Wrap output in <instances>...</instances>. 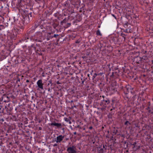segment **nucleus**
Returning <instances> with one entry per match:
<instances>
[{
	"label": "nucleus",
	"mask_w": 153,
	"mask_h": 153,
	"mask_svg": "<svg viewBox=\"0 0 153 153\" xmlns=\"http://www.w3.org/2000/svg\"><path fill=\"white\" fill-rule=\"evenodd\" d=\"M76 149V147L72 146L71 147H68L67 149V151L68 153H77Z\"/></svg>",
	"instance_id": "obj_3"
},
{
	"label": "nucleus",
	"mask_w": 153,
	"mask_h": 153,
	"mask_svg": "<svg viewBox=\"0 0 153 153\" xmlns=\"http://www.w3.org/2000/svg\"><path fill=\"white\" fill-rule=\"evenodd\" d=\"M149 113H152V112L150 110L149 111Z\"/></svg>",
	"instance_id": "obj_36"
},
{
	"label": "nucleus",
	"mask_w": 153,
	"mask_h": 153,
	"mask_svg": "<svg viewBox=\"0 0 153 153\" xmlns=\"http://www.w3.org/2000/svg\"><path fill=\"white\" fill-rule=\"evenodd\" d=\"M57 84H60V83L59 82V81H58L57 82Z\"/></svg>",
	"instance_id": "obj_34"
},
{
	"label": "nucleus",
	"mask_w": 153,
	"mask_h": 153,
	"mask_svg": "<svg viewBox=\"0 0 153 153\" xmlns=\"http://www.w3.org/2000/svg\"><path fill=\"white\" fill-rule=\"evenodd\" d=\"M112 16H114V17L115 18H116V17H115V16H114V15H113V14H112Z\"/></svg>",
	"instance_id": "obj_47"
},
{
	"label": "nucleus",
	"mask_w": 153,
	"mask_h": 153,
	"mask_svg": "<svg viewBox=\"0 0 153 153\" xmlns=\"http://www.w3.org/2000/svg\"><path fill=\"white\" fill-rule=\"evenodd\" d=\"M73 102V100H71V103L72 102Z\"/></svg>",
	"instance_id": "obj_48"
},
{
	"label": "nucleus",
	"mask_w": 153,
	"mask_h": 153,
	"mask_svg": "<svg viewBox=\"0 0 153 153\" xmlns=\"http://www.w3.org/2000/svg\"><path fill=\"white\" fill-rule=\"evenodd\" d=\"M118 131L117 129H116L114 128L112 130V135H114L116 134L117 133Z\"/></svg>",
	"instance_id": "obj_13"
},
{
	"label": "nucleus",
	"mask_w": 153,
	"mask_h": 153,
	"mask_svg": "<svg viewBox=\"0 0 153 153\" xmlns=\"http://www.w3.org/2000/svg\"><path fill=\"white\" fill-rule=\"evenodd\" d=\"M2 2H4L6 1V0H1Z\"/></svg>",
	"instance_id": "obj_33"
},
{
	"label": "nucleus",
	"mask_w": 153,
	"mask_h": 153,
	"mask_svg": "<svg viewBox=\"0 0 153 153\" xmlns=\"http://www.w3.org/2000/svg\"><path fill=\"white\" fill-rule=\"evenodd\" d=\"M4 113V108L1 105H0V113Z\"/></svg>",
	"instance_id": "obj_15"
},
{
	"label": "nucleus",
	"mask_w": 153,
	"mask_h": 153,
	"mask_svg": "<svg viewBox=\"0 0 153 153\" xmlns=\"http://www.w3.org/2000/svg\"><path fill=\"white\" fill-rule=\"evenodd\" d=\"M97 35L101 36L102 34L99 30H98L97 32Z\"/></svg>",
	"instance_id": "obj_18"
},
{
	"label": "nucleus",
	"mask_w": 153,
	"mask_h": 153,
	"mask_svg": "<svg viewBox=\"0 0 153 153\" xmlns=\"http://www.w3.org/2000/svg\"><path fill=\"white\" fill-rule=\"evenodd\" d=\"M85 79H84V80H83L82 81V84H84V81H85Z\"/></svg>",
	"instance_id": "obj_30"
},
{
	"label": "nucleus",
	"mask_w": 153,
	"mask_h": 153,
	"mask_svg": "<svg viewBox=\"0 0 153 153\" xmlns=\"http://www.w3.org/2000/svg\"><path fill=\"white\" fill-rule=\"evenodd\" d=\"M39 130H41L42 129V128L40 127H39Z\"/></svg>",
	"instance_id": "obj_39"
},
{
	"label": "nucleus",
	"mask_w": 153,
	"mask_h": 153,
	"mask_svg": "<svg viewBox=\"0 0 153 153\" xmlns=\"http://www.w3.org/2000/svg\"><path fill=\"white\" fill-rule=\"evenodd\" d=\"M30 153H32V152L31 151H30Z\"/></svg>",
	"instance_id": "obj_50"
},
{
	"label": "nucleus",
	"mask_w": 153,
	"mask_h": 153,
	"mask_svg": "<svg viewBox=\"0 0 153 153\" xmlns=\"http://www.w3.org/2000/svg\"><path fill=\"white\" fill-rule=\"evenodd\" d=\"M53 33H48L46 34V37L47 40H49L50 39L53 38L52 36Z\"/></svg>",
	"instance_id": "obj_8"
},
{
	"label": "nucleus",
	"mask_w": 153,
	"mask_h": 153,
	"mask_svg": "<svg viewBox=\"0 0 153 153\" xmlns=\"http://www.w3.org/2000/svg\"><path fill=\"white\" fill-rule=\"evenodd\" d=\"M68 122H69V124H71V122L70 120H69V121H68Z\"/></svg>",
	"instance_id": "obj_37"
},
{
	"label": "nucleus",
	"mask_w": 153,
	"mask_h": 153,
	"mask_svg": "<svg viewBox=\"0 0 153 153\" xmlns=\"http://www.w3.org/2000/svg\"><path fill=\"white\" fill-rule=\"evenodd\" d=\"M29 85V84L28 83H27V84H26L25 85V86H28V85Z\"/></svg>",
	"instance_id": "obj_41"
},
{
	"label": "nucleus",
	"mask_w": 153,
	"mask_h": 153,
	"mask_svg": "<svg viewBox=\"0 0 153 153\" xmlns=\"http://www.w3.org/2000/svg\"><path fill=\"white\" fill-rule=\"evenodd\" d=\"M106 149V148H105V149H103L102 148V145L98 147V153H105V150Z\"/></svg>",
	"instance_id": "obj_9"
},
{
	"label": "nucleus",
	"mask_w": 153,
	"mask_h": 153,
	"mask_svg": "<svg viewBox=\"0 0 153 153\" xmlns=\"http://www.w3.org/2000/svg\"><path fill=\"white\" fill-rule=\"evenodd\" d=\"M89 76V75L88 74V76Z\"/></svg>",
	"instance_id": "obj_58"
},
{
	"label": "nucleus",
	"mask_w": 153,
	"mask_h": 153,
	"mask_svg": "<svg viewBox=\"0 0 153 153\" xmlns=\"http://www.w3.org/2000/svg\"><path fill=\"white\" fill-rule=\"evenodd\" d=\"M49 82H50V83L51 84H52V81L51 80H50L49 81Z\"/></svg>",
	"instance_id": "obj_42"
},
{
	"label": "nucleus",
	"mask_w": 153,
	"mask_h": 153,
	"mask_svg": "<svg viewBox=\"0 0 153 153\" xmlns=\"http://www.w3.org/2000/svg\"><path fill=\"white\" fill-rule=\"evenodd\" d=\"M103 149H105V145H103V148H102Z\"/></svg>",
	"instance_id": "obj_38"
},
{
	"label": "nucleus",
	"mask_w": 153,
	"mask_h": 153,
	"mask_svg": "<svg viewBox=\"0 0 153 153\" xmlns=\"http://www.w3.org/2000/svg\"><path fill=\"white\" fill-rule=\"evenodd\" d=\"M90 0L91 1H94V0Z\"/></svg>",
	"instance_id": "obj_52"
},
{
	"label": "nucleus",
	"mask_w": 153,
	"mask_h": 153,
	"mask_svg": "<svg viewBox=\"0 0 153 153\" xmlns=\"http://www.w3.org/2000/svg\"><path fill=\"white\" fill-rule=\"evenodd\" d=\"M37 84L39 88L41 89H43V84L42 83V80L41 79L39 80L37 82Z\"/></svg>",
	"instance_id": "obj_7"
},
{
	"label": "nucleus",
	"mask_w": 153,
	"mask_h": 153,
	"mask_svg": "<svg viewBox=\"0 0 153 153\" xmlns=\"http://www.w3.org/2000/svg\"><path fill=\"white\" fill-rule=\"evenodd\" d=\"M56 142V138L53 139L52 141V142Z\"/></svg>",
	"instance_id": "obj_25"
},
{
	"label": "nucleus",
	"mask_w": 153,
	"mask_h": 153,
	"mask_svg": "<svg viewBox=\"0 0 153 153\" xmlns=\"http://www.w3.org/2000/svg\"><path fill=\"white\" fill-rule=\"evenodd\" d=\"M35 33L34 30L32 29L28 31L27 33L25 35L24 38L22 39V41L27 42V40H37L35 37Z\"/></svg>",
	"instance_id": "obj_1"
},
{
	"label": "nucleus",
	"mask_w": 153,
	"mask_h": 153,
	"mask_svg": "<svg viewBox=\"0 0 153 153\" xmlns=\"http://www.w3.org/2000/svg\"><path fill=\"white\" fill-rule=\"evenodd\" d=\"M142 59L146 60L148 59V58L146 56H143L142 58Z\"/></svg>",
	"instance_id": "obj_20"
},
{
	"label": "nucleus",
	"mask_w": 153,
	"mask_h": 153,
	"mask_svg": "<svg viewBox=\"0 0 153 153\" xmlns=\"http://www.w3.org/2000/svg\"><path fill=\"white\" fill-rule=\"evenodd\" d=\"M149 108H150L149 107H148L146 108V109H147V110H148V109H149Z\"/></svg>",
	"instance_id": "obj_44"
},
{
	"label": "nucleus",
	"mask_w": 153,
	"mask_h": 153,
	"mask_svg": "<svg viewBox=\"0 0 153 153\" xmlns=\"http://www.w3.org/2000/svg\"><path fill=\"white\" fill-rule=\"evenodd\" d=\"M33 83V82H31V83H30V84H29V85H28V86L29 88H30V86H31V85Z\"/></svg>",
	"instance_id": "obj_28"
},
{
	"label": "nucleus",
	"mask_w": 153,
	"mask_h": 153,
	"mask_svg": "<svg viewBox=\"0 0 153 153\" xmlns=\"http://www.w3.org/2000/svg\"><path fill=\"white\" fill-rule=\"evenodd\" d=\"M124 31L127 33H128L129 32H130L129 30H128V29H126Z\"/></svg>",
	"instance_id": "obj_24"
},
{
	"label": "nucleus",
	"mask_w": 153,
	"mask_h": 153,
	"mask_svg": "<svg viewBox=\"0 0 153 153\" xmlns=\"http://www.w3.org/2000/svg\"><path fill=\"white\" fill-rule=\"evenodd\" d=\"M114 72H112V75H111L112 76H114Z\"/></svg>",
	"instance_id": "obj_46"
},
{
	"label": "nucleus",
	"mask_w": 153,
	"mask_h": 153,
	"mask_svg": "<svg viewBox=\"0 0 153 153\" xmlns=\"http://www.w3.org/2000/svg\"><path fill=\"white\" fill-rule=\"evenodd\" d=\"M5 108H6V106H5Z\"/></svg>",
	"instance_id": "obj_57"
},
{
	"label": "nucleus",
	"mask_w": 153,
	"mask_h": 153,
	"mask_svg": "<svg viewBox=\"0 0 153 153\" xmlns=\"http://www.w3.org/2000/svg\"><path fill=\"white\" fill-rule=\"evenodd\" d=\"M24 2L22 0H18V3L17 4V6L18 7L21 8L23 7V4Z\"/></svg>",
	"instance_id": "obj_10"
},
{
	"label": "nucleus",
	"mask_w": 153,
	"mask_h": 153,
	"mask_svg": "<svg viewBox=\"0 0 153 153\" xmlns=\"http://www.w3.org/2000/svg\"><path fill=\"white\" fill-rule=\"evenodd\" d=\"M102 97L103 98V99H104V96H102Z\"/></svg>",
	"instance_id": "obj_49"
},
{
	"label": "nucleus",
	"mask_w": 153,
	"mask_h": 153,
	"mask_svg": "<svg viewBox=\"0 0 153 153\" xmlns=\"http://www.w3.org/2000/svg\"><path fill=\"white\" fill-rule=\"evenodd\" d=\"M142 59L141 57L137 56L134 58V61L137 63L140 64L141 63Z\"/></svg>",
	"instance_id": "obj_6"
},
{
	"label": "nucleus",
	"mask_w": 153,
	"mask_h": 153,
	"mask_svg": "<svg viewBox=\"0 0 153 153\" xmlns=\"http://www.w3.org/2000/svg\"><path fill=\"white\" fill-rule=\"evenodd\" d=\"M97 74L96 73L94 74V75H93V76L92 77V79H94L97 76Z\"/></svg>",
	"instance_id": "obj_19"
},
{
	"label": "nucleus",
	"mask_w": 153,
	"mask_h": 153,
	"mask_svg": "<svg viewBox=\"0 0 153 153\" xmlns=\"http://www.w3.org/2000/svg\"><path fill=\"white\" fill-rule=\"evenodd\" d=\"M59 36L58 34H54L53 35H52V36H53V37L55 38H56L57 36Z\"/></svg>",
	"instance_id": "obj_23"
},
{
	"label": "nucleus",
	"mask_w": 153,
	"mask_h": 153,
	"mask_svg": "<svg viewBox=\"0 0 153 153\" xmlns=\"http://www.w3.org/2000/svg\"><path fill=\"white\" fill-rule=\"evenodd\" d=\"M26 82H27V83H28V82H29L30 81H29V80H26Z\"/></svg>",
	"instance_id": "obj_40"
},
{
	"label": "nucleus",
	"mask_w": 153,
	"mask_h": 153,
	"mask_svg": "<svg viewBox=\"0 0 153 153\" xmlns=\"http://www.w3.org/2000/svg\"><path fill=\"white\" fill-rule=\"evenodd\" d=\"M41 122V121L40 120H39V123H40Z\"/></svg>",
	"instance_id": "obj_51"
},
{
	"label": "nucleus",
	"mask_w": 153,
	"mask_h": 153,
	"mask_svg": "<svg viewBox=\"0 0 153 153\" xmlns=\"http://www.w3.org/2000/svg\"><path fill=\"white\" fill-rule=\"evenodd\" d=\"M58 146V144H57V143H55L53 145V147H55V146Z\"/></svg>",
	"instance_id": "obj_27"
},
{
	"label": "nucleus",
	"mask_w": 153,
	"mask_h": 153,
	"mask_svg": "<svg viewBox=\"0 0 153 153\" xmlns=\"http://www.w3.org/2000/svg\"><path fill=\"white\" fill-rule=\"evenodd\" d=\"M67 25H68L67 26V27H69L71 25V23H68Z\"/></svg>",
	"instance_id": "obj_29"
},
{
	"label": "nucleus",
	"mask_w": 153,
	"mask_h": 153,
	"mask_svg": "<svg viewBox=\"0 0 153 153\" xmlns=\"http://www.w3.org/2000/svg\"><path fill=\"white\" fill-rule=\"evenodd\" d=\"M76 42V43H79V42L77 40V41H76V42Z\"/></svg>",
	"instance_id": "obj_35"
},
{
	"label": "nucleus",
	"mask_w": 153,
	"mask_h": 153,
	"mask_svg": "<svg viewBox=\"0 0 153 153\" xmlns=\"http://www.w3.org/2000/svg\"><path fill=\"white\" fill-rule=\"evenodd\" d=\"M146 51H145V53H146Z\"/></svg>",
	"instance_id": "obj_55"
},
{
	"label": "nucleus",
	"mask_w": 153,
	"mask_h": 153,
	"mask_svg": "<svg viewBox=\"0 0 153 153\" xmlns=\"http://www.w3.org/2000/svg\"><path fill=\"white\" fill-rule=\"evenodd\" d=\"M124 124L125 125H126L127 126L129 125H130L131 124L130 123H129V122L128 121H126L124 123Z\"/></svg>",
	"instance_id": "obj_17"
},
{
	"label": "nucleus",
	"mask_w": 153,
	"mask_h": 153,
	"mask_svg": "<svg viewBox=\"0 0 153 153\" xmlns=\"http://www.w3.org/2000/svg\"><path fill=\"white\" fill-rule=\"evenodd\" d=\"M152 63H153V60L152 61Z\"/></svg>",
	"instance_id": "obj_53"
},
{
	"label": "nucleus",
	"mask_w": 153,
	"mask_h": 153,
	"mask_svg": "<svg viewBox=\"0 0 153 153\" xmlns=\"http://www.w3.org/2000/svg\"><path fill=\"white\" fill-rule=\"evenodd\" d=\"M64 120L66 121L67 122H68V121H69V120H70L69 119H68L67 118H65Z\"/></svg>",
	"instance_id": "obj_22"
},
{
	"label": "nucleus",
	"mask_w": 153,
	"mask_h": 153,
	"mask_svg": "<svg viewBox=\"0 0 153 153\" xmlns=\"http://www.w3.org/2000/svg\"><path fill=\"white\" fill-rule=\"evenodd\" d=\"M40 51V50H36V53H38L40 55H42V53Z\"/></svg>",
	"instance_id": "obj_16"
},
{
	"label": "nucleus",
	"mask_w": 153,
	"mask_h": 153,
	"mask_svg": "<svg viewBox=\"0 0 153 153\" xmlns=\"http://www.w3.org/2000/svg\"><path fill=\"white\" fill-rule=\"evenodd\" d=\"M92 128H93V127H92V126H91L89 128V129H92Z\"/></svg>",
	"instance_id": "obj_32"
},
{
	"label": "nucleus",
	"mask_w": 153,
	"mask_h": 153,
	"mask_svg": "<svg viewBox=\"0 0 153 153\" xmlns=\"http://www.w3.org/2000/svg\"><path fill=\"white\" fill-rule=\"evenodd\" d=\"M136 142H134V143L132 144V145H133L134 146V147H135V145H136Z\"/></svg>",
	"instance_id": "obj_26"
},
{
	"label": "nucleus",
	"mask_w": 153,
	"mask_h": 153,
	"mask_svg": "<svg viewBox=\"0 0 153 153\" xmlns=\"http://www.w3.org/2000/svg\"><path fill=\"white\" fill-rule=\"evenodd\" d=\"M111 86L113 88H111L113 89L114 90H115L116 87V82L112 83L111 84Z\"/></svg>",
	"instance_id": "obj_12"
},
{
	"label": "nucleus",
	"mask_w": 153,
	"mask_h": 153,
	"mask_svg": "<svg viewBox=\"0 0 153 153\" xmlns=\"http://www.w3.org/2000/svg\"><path fill=\"white\" fill-rule=\"evenodd\" d=\"M103 102L105 104L106 103L108 104L109 103V101L106 98V99H103Z\"/></svg>",
	"instance_id": "obj_14"
},
{
	"label": "nucleus",
	"mask_w": 153,
	"mask_h": 153,
	"mask_svg": "<svg viewBox=\"0 0 153 153\" xmlns=\"http://www.w3.org/2000/svg\"><path fill=\"white\" fill-rule=\"evenodd\" d=\"M51 126H56L58 128H61L62 127V124L60 123H56L54 122L51 124Z\"/></svg>",
	"instance_id": "obj_11"
},
{
	"label": "nucleus",
	"mask_w": 153,
	"mask_h": 153,
	"mask_svg": "<svg viewBox=\"0 0 153 153\" xmlns=\"http://www.w3.org/2000/svg\"><path fill=\"white\" fill-rule=\"evenodd\" d=\"M74 134L75 135H76V132H75L74 133Z\"/></svg>",
	"instance_id": "obj_43"
},
{
	"label": "nucleus",
	"mask_w": 153,
	"mask_h": 153,
	"mask_svg": "<svg viewBox=\"0 0 153 153\" xmlns=\"http://www.w3.org/2000/svg\"><path fill=\"white\" fill-rule=\"evenodd\" d=\"M27 13V11H26V14L23 16V19L24 24L25 23L26 24H28L32 18L31 13L30 12Z\"/></svg>",
	"instance_id": "obj_2"
},
{
	"label": "nucleus",
	"mask_w": 153,
	"mask_h": 153,
	"mask_svg": "<svg viewBox=\"0 0 153 153\" xmlns=\"http://www.w3.org/2000/svg\"><path fill=\"white\" fill-rule=\"evenodd\" d=\"M123 37H124V39L125 38L124 37V36H123Z\"/></svg>",
	"instance_id": "obj_54"
},
{
	"label": "nucleus",
	"mask_w": 153,
	"mask_h": 153,
	"mask_svg": "<svg viewBox=\"0 0 153 153\" xmlns=\"http://www.w3.org/2000/svg\"><path fill=\"white\" fill-rule=\"evenodd\" d=\"M66 22V19L65 18L61 22V23H65Z\"/></svg>",
	"instance_id": "obj_21"
},
{
	"label": "nucleus",
	"mask_w": 153,
	"mask_h": 153,
	"mask_svg": "<svg viewBox=\"0 0 153 153\" xmlns=\"http://www.w3.org/2000/svg\"><path fill=\"white\" fill-rule=\"evenodd\" d=\"M1 120H2V121L3 122L4 121V120L3 119H2Z\"/></svg>",
	"instance_id": "obj_45"
},
{
	"label": "nucleus",
	"mask_w": 153,
	"mask_h": 153,
	"mask_svg": "<svg viewBox=\"0 0 153 153\" xmlns=\"http://www.w3.org/2000/svg\"><path fill=\"white\" fill-rule=\"evenodd\" d=\"M1 101H3L4 102H8L10 101V97L7 95L4 94L1 97Z\"/></svg>",
	"instance_id": "obj_4"
},
{
	"label": "nucleus",
	"mask_w": 153,
	"mask_h": 153,
	"mask_svg": "<svg viewBox=\"0 0 153 153\" xmlns=\"http://www.w3.org/2000/svg\"><path fill=\"white\" fill-rule=\"evenodd\" d=\"M64 137V136L62 135H60L57 136L56 137V143H60L62 141Z\"/></svg>",
	"instance_id": "obj_5"
},
{
	"label": "nucleus",
	"mask_w": 153,
	"mask_h": 153,
	"mask_svg": "<svg viewBox=\"0 0 153 153\" xmlns=\"http://www.w3.org/2000/svg\"><path fill=\"white\" fill-rule=\"evenodd\" d=\"M21 8L22 7H21V8H20V9H22V8Z\"/></svg>",
	"instance_id": "obj_56"
},
{
	"label": "nucleus",
	"mask_w": 153,
	"mask_h": 153,
	"mask_svg": "<svg viewBox=\"0 0 153 153\" xmlns=\"http://www.w3.org/2000/svg\"><path fill=\"white\" fill-rule=\"evenodd\" d=\"M74 107H75V108H76V106L75 105H74V106H72L71 107V108L73 109L74 108Z\"/></svg>",
	"instance_id": "obj_31"
}]
</instances>
